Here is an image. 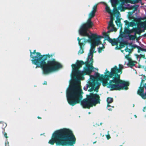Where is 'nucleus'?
I'll list each match as a JSON object with an SVG mask.
<instances>
[{
  "label": "nucleus",
  "instance_id": "f257e3e1",
  "mask_svg": "<svg viewBox=\"0 0 146 146\" xmlns=\"http://www.w3.org/2000/svg\"><path fill=\"white\" fill-rule=\"evenodd\" d=\"M83 92L80 85L74 83L67 89L66 97L68 103L72 106L80 103L83 108L89 109L93 106L100 103V96L97 94L92 93L87 95L86 98L82 100Z\"/></svg>",
  "mask_w": 146,
  "mask_h": 146
},
{
  "label": "nucleus",
  "instance_id": "f03ea898",
  "mask_svg": "<svg viewBox=\"0 0 146 146\" xmlns=\"http://www.w3.org/2000/svg\"><path fill=\"white\" fill-rule=\"evenodd\" d=\"M87 58V61L84 62L82 60H77L75 64H73L71 65L72 68V72L71 75L72 78L73 79L80 82L78 78L84 80V76L88 75L90 76L91 81L88 82V84L86 88H84V89L86 90L88 88H90L88 91L92 92L94 90L96 92H98L99 87L100 84L98 81H101L98 79L96 77V73H95V76L91 75V74L93 71L94 68L92 64H91L90 60L89 62ZM93 64V63H92Z\"/></svg>",
  "mask_w": 146,
  "mask_h": 146
},
{
  "label": "nucleus",
  "instance_id": "7ed1b4c3",
  "mask_svg": "<svg viewBox=\"0 0 146 146\" xmlns=\"http://www.w3.org/2000/svg\"><path fill=\"white\" fill-rule=\"evenodd\" d=\"M119 66L118 68L117 66H114L111 69L110 72L106 69L104 76L102 74L100 76L99 73H96V77L101 81L103 86H107L111 91L128 89V87L129 86V82L120 79V75L122 73L123 66L119 64Z\"/></svg>",
  "mask_w": 146,
  "mask_h": 146
},
{
  "label": "nucleus",
  "instance_id": "20e7f679",
  "mask_svg": "<svg viewBox=\"0 0 146 146\" xmlns=\"http://www.w3.org/2000/svg\"><path fill=\"white\" fill-rule=\"evenodd\" d=\"M29 51L33 64L36 65V68H41L43 74H47L62 68V65L54 58L46 62L47 58L52 57L53 55L48 54L42 55L39 52H36V50L33 52L31 50Z\"/></svg>",
  "mask_w": 146,
  "mask_h": 146
},
{
  "label": "nucleus",
  "instance_id": "39448f33",
  "mask_svg": "<svg viewBox=\"0 0 146 146\" xmlns=\"http://www.w3.org/2000/svg\"><path fill=\"white\" fill-rule=\"evenodd\" d=\"M76 138L70 129L64 128L55 131L48 143L56 146H73L76 143Z\"/></svg>",
  "mask_w": 146,
  "mask_h": 146
},
{
  "label": "nucleus",
  "instance_id": "423d86ee",
  "mask_svg": "<svg viewBox=\"0 0 146 146\" xmlns=\"http://www.w3.org/2000/svg\"><path fill=\"white\" fill-rule=\"evenodd\" d=\"M93 25L94 23L86 22L81 25L79 30L80 35L82 36L88 37V39L87 40V41L91 43L90 49L88 54L87 59L88 60L90 58V56H91L90 58L91 64L93 62V54L96 52L95 51L96 46L102 44L100 41V38L103 37L102 36H98L96 34L91 33L89 29L92 28Z\"/></svg>",
  "mask_w": 146,
  "mask_h": 146
},
{
  "label": "nucleus",
  "instance_id": "0eeeda50",
  "mask_svg": "<svg viewBox=\"0 0 146 146\" xmlns=\"http://www.w3.org/2000/svg\"><path fill=\"white\" fill-rule=\"evenodd\" d=\"M141 0H110V2L112 6L113 7V11L112 12L113 15L119 14V12L118 11V8L116 6L120 3V2H122L123 1L126 3H130L131 4L137 3ZM146 1V0H145Z\"/></svg>",
  "mask_w": 146,
  "mask_h": 146
},
{
  "label": "nucleus",
  "instance_id": "6e6552de",
  "mask_svg": "<svg viewBox=\"0 0 146 146\" xmlns=\"http://www.w3.org/2000/svg\"><path fill=\"white\" fill-rule=\"evenodd\" d=\"M77 40L78 41V44L80 46V48L78 54V55H80L84 52L83 47L86 42L88 41L87 40H86V38H84L80 39L79 37H78L77 38Z\"/></svg>",
  "mask_w": 146,
  "mask_h": 146
},
{
  "label": "nucleus",
  "instance_id": "1a4fd4ad",
  "mask_svg": "<svg viewBox=\"0 0 146 146\" xmlns=\"http://www.w3.org/2000/svg\"><path fill=\"white\" fill-rule=\"evenodd\" d=\"M106 38H107L106 39V40H108L110 43L113 46L115 45H117L118 41L116 39L113 38L112 39L106 33H104L103 34ZM106 40V39L104 40Z\"/></svg>",
  "mask_w": 146,
  "mask_h": 146
},
{
  "label": "nucleus",
  "instance_id": "9d476101",
  "mask_svg": "<svg viewBox=\"0 0 146 146\" xmlns=\"http://www.w3.org/2000/svg\"><path fill=\"white\" fill-rule=\"evenodd\" d=\"M143 76V78L141 80L140 86L139 87L137 92H139L140 91L141 92H143L144 88H145L146 87V83H144L145 81L146 80V77L144 75Z\"/></svg>",
  "mask_w": 146,
  "mask_h": 146
},
{
  "label": "nucleus",
  "instance_id": "9b49d317",
  "mask_svg": "<svg viewBox=\"0 0 146 146\" xmlns=\"http://www.w3.org/2000/svg\"><path fill=\"white\" fill-rule=\"evenodd\" d=\"M114 20V18L111 17L110 18V21L109 23L108 26V29H109L110 27H112V29H111L110 30L108 31V32L110 33L111 32H113L116 31V29L114 27V25L113 24V20Z\"/></svg>",
  "mask_w": 146,
  "mask_h": 146
},
{
  "label": "nucleus",
  "instance_id": "f8f14e48",
  "mask_svg": "<svg viewBox=\"0 0 146 146\" xmlns=\"http://www.w3.org/2000/svg\"><path fill=\"white\" fill-rule=\"evenodd\" d=\"M129 45L130 46H131L132 48H137V52L139 53L141 52V51H143V50H145L144 49V48H141L138 46L136 45H133L131 43L129 44Z\"/></svg>",
  "mask_w": 146,
  "mask_h": 146
},
{
  "label": "nucleus",
  "instance_id": "ddd939ff",
  "mask_svg": "<svg viewBox=\"0 0 146 146\" xmlns=\"http://www.w3.org/2000/svg\"><path fill=\"white\" fill-rule=\"evenodd\" d=\"M135 23L134 24V25H137L138 27H139V26L141 27H143V23L141 21L140 19H137L135 20Z\"/></svg>",
  "mask_w": 146,
  "mask_h": 146
},
{
  "label": "nucleus",
  "instance_id": "4468645a",
  "mask_svg": "<svg viewBox=\"0 0 146 146\" xmlns=\"http://www.w3.org/2000/svg\"><path fill=\"white\" fill-rule=\"evenodd\" d=\"M134 28H133L132 29H130L129 28H127L125 27L124 31L125 33L129 35L134 32Z\"/></svg>",
  "mask_w": 146,
  "mask_h": 146
},
{
  "label": "nucleus",
  "instance_id": "2eb2a0df",
  "mask_svg": "<svg viewBox=\"0 0 146 146\" xmlns=\"http://www.w3.org/2000/svg\"><path fill=\"white\" fill-rule=\"evenodd\" d=\"M144 31V30H142L139 27L134 28V32H135V35H136L137 34L140 35L141 32Z\"/></svg>",
  "mask_w": 146,
  "mask_h": 146
},
{
  "label": "nucleus",
  "instance_id": "dca6fc26",
  "mask_svg": "<svg viewBox=\"0 0 146 146\" xmlns=\"http://www.w3.org/2000/svg\"><path fill=\"white\" fill-rule=\"evenodd\" d=\"M106 101L108 103V105L107 106V108L111 107V106L109 104L113 102V98H112L108 97L107 98Z\"/></svg>",
  "mask_w": 146,
  "mask_h": 146
},
{
  "label": "nucleus",
  "instance_id": "f3484780",
  "mask_svg": "<svg viewBox=\"0 0 146 146\" xmlns=\"http://www.w3.org/2000/svg\"><path fill=\"white\" fill-rule=\"evenodd\" d=\"M103 3L106 5L105 9L106 11L109 13L111 15H112V11L110 9V7L108 6L107 4L106 3L104 2H103Z\"/></svg>",
  "mask_w": 146,
  "mask_h": 146
},
{
  "label": "nucleus",
  "instance_id": "a211bd4d",
  "mask_svg": "<svg viewBox=\"0 0 146 146\" xmlns=\"http://www.w3.org/2000/svg\"><path fill=\"white\" fill-rule=\"evenodd\" d=\"M128 63L127 64V65L130 67H132L135 66L134 63L135 62L133 61L132 59L130 61H128Z\"/></svg>",
  "mask_w": 146,
  "mask_h": 146
},
{
  "label": "nucleus",
  "instance_id": "6ab92c4d",
  "mask_svg": "<svg viewBox=\"0 0 146 146\" xmlns=\"http://www.w3.org/2000/svg\"><path fill=\"white\" fill-rule=\"evenodd\" d=\"M137 37V36L135 35H130L129 36V39L130 40H134Z\"/></svg>",
  "mask_w": 146,
  "mask_h": 146
},
{
  "label": "nucleus",
  "instance_id": "aec40b11",
  "mask_svg": "<svg viewBox=\"0 0 146 146\" xmlns=\"http://www.w3.org/2000/svg\"><path fill=\"white\" fill-rule=\"evenodd\" d=\"M118 9L120 10L121 11H124L125 8V7H123L122 5L120 4L118 7Z\"/></svg>",
  "mask_w": 146,
  "mask_h": 146
},
{
  "label": "nucleus",
  "instance_id": "412c9836",
  "mask_svg": "<svg viewBox=\"0 0 146 146\" xmlns=\"http://www.w3.org/2000/svg\"><path fill=\"white\" fill-rule=\"evenodd\" d=\"M125 42H121L120 43V47L121 48L124 47L125 46Z\"/></svg>",
  "mask_w": 146,
  "mask_h": 146
},
{
  "label": "nucleus",
  "instance_id": "4be33fe9",
  "mask_svg": "<svg viewBox=\"0 0 146 146\" xmlns=\"http://www.w3.org/2000/svg\"><path fill=\"white\" fill-rule=\"evenodd\" d=\"M98 4H96L93 7V9L92 12H94L95 13H96V11L97 9V6Z\"/></svg>",
  "mask_w": 146,
  "mask_h": 146
},
{
  "label": "nucleus",
  "instance_id": "5701e85b",
  "mask_svg": "<svg viewBox=\"0 0 146 146\" xmlns=\"http://www.w3.org/2000/svg\"><path fill=\"white\" fill-rule=\"evenodd\" d=\"M95 13L91 11L89 14V17L92 18L95 16Z\"/></svg>",
  "mask_w": 146,
  "mask_h": 146
},
{
  "label": "nucleus",
  "instance_id": "b1692460",
  "mask_svg": "<svg viewBox=\"0 0 146 146\" xmlns=\"http://www.w3.org/2000/svg\"><path fill=\"white\" fill-rule=\"evenodd\" d=\"M132 49H129L127 47L125 49V50L126 52H128L130 53L132 51Z\"/></svg>",
  "mask_w": 146,
  "mask_h": 146
},
{
  "label": "nucleus",
  "instance_id": "393cba45",
  "mask_svg": "<svg viewBox=\"0 0 146 146\" xmlns=\"http://www.w3.org/2000/svg\"><path fill=\"white\" fill-rule=\"evenodd\" d=\"M129 54L128 55H126L125 56V58H126L128 61H130L132 59L131 58L129 57Z\"/></svg>",
  "mask_w": 146,
  "mask_h": 146
},
{
  "label": "nucleus",
  "instance_id": "a878e982",
  "mask_svg": "<svg viewBox=\"0 0 146 146\" xmlns=\"http://www.w3.org/2000/svg\"><path fill=\"white\" fill-rule=\"evenodd\" d=\"M134 23L133 22H130L129 24V25H128V27H126L127 28H129V27H133L134 25Z\"/></svg>",
  "mask_w": 146,
  "mask_h": 146
},
{
  "label": "nucleus",
  "instance_id": "bb28decb",
  "mask_svg": "<svg viewBox=\"0 0 146 146\" xmlns=\"http://www.w3.org/2000/svg\"><path fill=\"white\" fill-rule=\"evenodd\" d=\"M92 18H91V17H89L88 19L87 20L86 22H89L92 23H93L91 21V19Z\"/></svg>",
  "mask_w": 146,
  "mask_h": 146
},
{
  "label": "nucleus",
  "instance_id": "cd10ccee",
  "mask_svg": "<svg viewBox=\"0 0 146 146\" xmlns=\"http://www.w3.org/2000/svg\"><path fill=\"white\" fill-rule=\"evenodd\" d=\"M121 22L120 19H119L117 18V20L115 21V23L117 25H118V23Z\"/></svg>",
  "mask_w": 146,
  "mask_h": 146
},
{
  "label": "nucleus",
  "instance_id": "c85d7f7f",
  "mask_svg": "<svg viewBox=\"0 0 146 146\" xmlns=\"http://www.w3.org/2000/svg\"><path fill=\"white\" fill-rule=\"evenodd\" d=\"M3 132L4 133V136L5 138H8V137L7 136V133L6 132H5V129H4V128L3 129Z\"/></svg>",
  "mask_w": 146,
  "mask_h": 146
},
{
  "label": "nucleus",
  "instance_id": "c756f323",
  "mask_svg": "<svg viewBox=\"0 0 146 146\" xmlns=\"http://www.w3.org/2000/svg\"><path fill=\"white\" fill-rule=\"evenodd\" d=\"M124 22L125 23V25H127V27H128V25H129L130 22H129L127 21L126 20L124 21Z\"/></svg>",
  "mask_w": 146,
  "mask_h": 146
},
{
  "label": "nucleus",
  "instance_id": "7c9ffc66",
  "mask_svg": "<svg viewBox=\"0 0 146 146\" xmlns=\"http://www.w3.org/2000/svg\"><path fill=\"white\" fill-rule=\"evenodd\" d=\"M102 48L101 47H99L98 48V52L99 53H100L102 52Z\"/></svg>",
  "mask_w": 146,
  "mask_h": 146
},
{
  "label": "nucleus",
  "instance_id": "2f4dec72",
  "mask_svg": "<svg viewBox=\"0 0 146 146\" xmlns=\"http://www.w3.org/2000/svg\"><path fill=\"white\" fill-rule=\"evenodd\" d=\"M117 26L119 27H121L122 28V25L121 22H120V23L119 22L118 23V25Z\"/></svg>",
  "mask_w": 146,
  "mask_h": 146
},
{
  "label": "nucleus",
  "instance_id": "473e14b6",
  "mask_svg": "<svg viewBox=\"0 0 146 146\" xmlns=\"http://www.w3.org/2000/svg\"><path fill=\"white\" fill-rule=\"evenodd\" d=\"M140 55L141 56V57L143 58L144 59H146V58L145 57V54L142 55L141 54H140Z\"/></svg>",
  "mask_w": 146,
  "mask_h": 146
},
{
  "label": "nucleus",
  "instance_id": "72a5a7b5",
  "mask_svg": "<svg viewBox=\"0 0 146 146\" xmlns=\"http://www.w3.org/2000/svg\"><path fill=\"white\" fill-rule=\"evenodd\" d=\"M107 139H109L111 138L110 136V135H106Z\"/></svg>",
  "mask_w": 146,
  "mask_h": 146
},
{
  "label": "nucleus",
  "instance_id": "f704fd0d",
  "mask_svg": "<svg viewBox=\"0 0 146 146\" xmlns=\"http://www.w3.org/2000/svg\"><path fill=\"white\" fill-rule=\"evenodd\" d=\"M120 47H118V46H116L115 47V49H117V50H118V49H120Z\"/></svg>",
  "mask_w": 146,
  "mask_h": 146
},
{
  "label": "nucleus",
  "instance_id": "c9c22d12",
  "mask_svg": "<svg viewBox=\"0 0 146 146\" xmlns=\"http://www.w3.org/2000/svg\"><path fill=\"white\" fill-rule=\"evenodd\" d=\"M43 85H46L47 84V82L46 81H44V83L43 84Z\"/></svg>",
  "mask_w": 146,
  "mask_h": 146
},
{
  "label": "nucleus",
  "instance_id": "e433bc0d",
  "mask_svg": "<svg viewBox=\"0 0 146 146\" xmlns=\"http://www.w3.org/2000/svg\"><path fill=\"white\" fill-rule=\"evenodd\" d=\"M137 7H135V6L134 7H133V8L135 10H136L137 9Z\"/></svg>",
  "mask_w": 146,
  "mask_h": 146
},
{
  "label": "nucleus",
  "instance_id": "4c0bfd02",
  "mask_svg": "<svg viewBox=\"0 0 146 146\" xmlns=\"http://www.w3.org/2000/svg\"><path fill=\"white\" fill-rule=\"evenodd\" d=\"M101 48H102V49L104 48H105V46H104V45H103V46H102V47H101Z\"/></svg>",
  "mask_w": 146,
  "mask_h": 146
},
{
  "label": "nucleus",
  "instance_id": "58836bf2",
  "mask_svg": "<svg viewBox=\"0 0 146 146\" xmlns=\"http://www.w3.org/2000/svg\"><path fill=\"white\" fill-rule=\"evenodd\" d=\"M37 118L38 119H41V117H40L39 116H38L37 117Z\"/></svg>",
  "mask_w": 146,
  "mask_h": 146
},
{
  "label": "nucleus",
  "instance_id": "ea45409f",
  "mask_svg": "<svg viewBox=\"0 0 146 146\" xmlns=\"http://www.w3.org/2000/svg\"><path fill=\"white\" fill-rule=\"evenodd\" d=\"M129 15H130L131 14V12H129Z\"/></svg>",
  "mask_w": 146,
  "mask_h": 146
},
{
  "label": "nucleus",
  "instance_id": "a19ab883",
  "mask_svg": "<svg viewBox=\"0 0 146 146\" xmlns=\"http://www.w3.org/2000/svg\"><path fill=\"white\" fill-rule=\"evenodd\" d=\"M144 50H143V51H145L146 52V49H144Z\"/></svg>",
  "mask_w": 146,
  "mask_h": 146
},
{
  "label": "nucleus",
  "instance_id": "79ce46f5",
  "mask_svg": "<svg viewBox=\"0 0 146 146\" xmlns=\"http://www.w3.org/2000/svg\"><path fill=\"white\" fill-rule=\"evenodd\" d=\"M108 110H111L110 108H108Z\"/></svg>",
  "mask_w": 146,
  "mask_h": 146
},
{
  "label": "nucleus",
  "instance_id": "37998d69",
  "mask_svg": "<svg viewBox=\"0 0 146 146\" xmlns=\"http://www.w3.org/2000/svg\"><path fill=\"white\" fill-rule=\"evenodd\" d=\"M5 127L7 125H6V124L5 123Z\"/></svg>",
  "mask_w": 146,
  "mask_h": 146
},
{
  "label": "nucleus",
  "instance_id": "c03bdc74",
  "mask_svg": "<svg viewBox=\"0 0 146 146\" xmlns=\"http://www.w3.org/2000/svg\"><path fill=\"white\" fill-rule=\"evenodd\" d=\"M102 123H100V125H102Z\"/></svg>",
  "mask_w": 146,
  "mask_h": 146
},
{
  "label": "nucleus",
  "instance_id": "a18cd8bd",
  "mask_svg": "<svg viewBox=\"0 0 146 146\" xmlns=\"http://www.w3.org/2000/svg\"><path fill=\"white\" fill-rule=\"evenodd\" d=\"M109 33V32H108V33H106L108 35H109V34H108L107 33Z\"/></svg>",
  "mask_w": 146,
  "mask_h": 146
},
{
  "label": "nucleus",
  "instance_id": "49530a36",
  "mask_svg": "<svg viewBox=\"0 0 146 146\" xmlns=\"http://www.w3.org/2000/svg\"><path fill=\"white\" fill-rule=\"evenodd\" d=\"M135 117H136V115H135Z\"/></svg>",
  "mask_w": 146,
  "mask_h": 146
},
{
  "label": "nucleus",
  "instance_id": "de8ad7c7",
  "mask_svg": "<svg viewBox=\"0 0 146 146\" xmlns=\"http://www.w3.org/2000/svg\"><path fill=\"white\" fill-rule=\"evenodd\" d=\"M141 66H139V67L140 68L141 67Z\"/></svg>",
  "mask_w": 146,
  "mask_h": 146
},
{
  "label": "nucleus",
  "instance_id": "09e8293b",
  "mask_svg": "<svg viewBox=\"0 0 146 146\" xmlns=\"http://www.w3.org/2000/svg\"><path fill=\"white\" fill-rule=\"evenodd\" d=\"M5 146H6V143H5Z\"/></svg>",
  "mask_w": 146,
  "mask_h": 146
},
{
  "label": "nucleus",
  "instance_id": "8fccbe9b",
  "mask_svg": "<svg viewBox=\"0 0 146 146\" xmlns=\"http://www.w3.org/2000/svg\"><path fill=\"white\" fill-rule=\"evenodd\" d=\"M88 113H89V114H90V112H89Z\"/></svg>",
  "mask_w": 146,
  "mask_h": 146
},
{
  "label": "nucleus",
  "instance_id": "3c124183",
  "mask_svg": "<svg viewBox=\"0 0 146 146\" xmlns=\"http://www.w3.org/2000/svg\"><path fill=\"white\" fill-rule=\"evenodd\" d=\"M7 143H8V144H9V142H7Z\"/></svg>",
  "mask_w": 146,
  "mask_h": 146
},
{
  "label": "nucleus",
  "instance_id": "603ef678",
  "mask_svg": "<svg viewBox=\"0 0 146 146\" xmlns=\"http://www.w3.org/2000/svg\"><path fill=\"white\" fill-rule=\"evenodd\" d=\"M112 108H113V106H112Z\"/></svg>",
  "mask_w": 146,
  "mask_h": 146
}]
</instances>
